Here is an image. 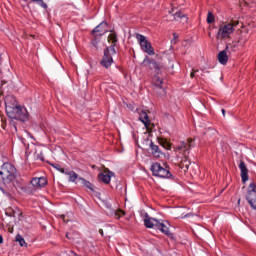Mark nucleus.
<instances>
[{
    "label": "nucleus",
    "instance_id": "obj_32",
    "mask_svg": "<svg viewBox=\"0 0 256 256\" xmlns=\"http://www.w3.org/2000/svg\"><path fill=\"white\" fill-rule=\"evenodd\" d=\"M0 191L3 193V195H6V197H9V195H11V193H9V191L5 190V188L0 186Z\"/></svg>",
    "mask_w": 256,
    "mask_h": 256
},
{
    "label": "nucleus",
    "instance_id": "obj_2",
    "mask_svg": "<svg viewBox=\"0 0 256 256\" xmlns=\"http://www.w3.org/2000/svg\"><path fill=\"white\" fill-rule=\"evenodd\" d=\"M6 113L10 119H16L18 121H27V113L23 111V108L19 106L17 98L14 96H8L5 99Z\"/></svg>",
    "mask_w": 256,
    "mask_h": 256
},
{
    "label": "nucleus",
    "instance_id": "obj_36",
    "mask_svg": "<svg viewBox=\"0 0 256 256\" xmlns=\"http://www.w3.org/2000/svg\"><path fill=\"white\" fill-rule=\"evenodd\" d=\"M173 37H174V41H175V39H179V35L177 33H174Z\"/></svg>",
    "mask_w": 256,
    "mask_h": 256
},
{
    "label": "nucleus",
    "instance_id": "obj_3",
    "mask_svg": "<svg viewBox=\"0 0 256 256\" xmlns=\"http://www.w3.org/2000/svg\"><path fill=\"white\" fill-rule=\"evenodd\" d=\"M15 175H17V169L13 164L6 162L0 168V177L4 183H11L15 180Z\"/></svg>",
    "mask_w": 256,
    "mask_h": 256
},
{
    "label": "nucleus",
    "instance_id": "obj_29",
    "mask_svg": "<svg viewBox=\"0 0 256 256\" xmlns=\"http://www.w3.org/2000/svg\"><path fill=\"white\" fill-rule=\"evenodd\" d=\"M52 167H54V169H57V171H60V173H67V170H65L64 168L61 167V165L59 164H53Z\"/></svg>",
    "mask_w": 256,
    "mask_h": 256
},
{
    "label": "nucleus",
    "instance_id": "obj_41",
    "mask_svg": "<svg viewBox=\"0 0 256 256\" xmlns=\"http://www.w3.org/2000/svg\"><path fill=\"white\" fill-rule=\"evenodd\" d=\"M222 114L225 117V109H222Z\"/></svg>",
    "mask_w": 256,
    "mask_h": 256
},
{
    "label": "nucleus",
    "instance_id": "obj_14",
    "mask_svg": "<svg viewBox=\"0 0 256 256\" xmlns=\"http://www.w3.org/2000/svg\"><path fill=\"white\" fill-rule=\"evenodd\" d=\"M100 65L101 67H104V69H109V67L113 65V56L105 54L104 52V55L100 61Z\"/></svg>",
    "mask_w": 256,
    "mask_h": 256
},
{
    "label": "nucleus",
    "instance_id": "obj_39",
    "mask_svg": "<svg viewBox=\"0 0 256 256\" xmlns=\"http://www.w3.org/2000/svg\"><path fill=\"white\" fill-rule=\"evenodd\" d=\"M3 243V236L0 235V245Z\"/></svg>",
    "mask_w": 256,
    "mask_h": 256
},
{
    "label": "nucleus",
    "instance_id": "obj_28",
    "mask_svg": "<svg viewBox=\"0 0 256 256\" xmlns=\"http://www.w3.org/2000/svg\"><path fill=\"white\" fill-rule=\"evenodd\" d=\"M206 21L209 25H211V23H215V15H213V12H208Z\"/></svg>",
    "mask_w": 256,
    "mask_h": 256
},
{
    "label": "nucleus",
    "instance_id": "obj_12",
    "mask_svg": "<svg viewBox=\"0 0 256 256\" xmlns=\"http://www.w3.org/2000/svg\"><path fill=\"white\" fill-rule=\"evenodd\" d=\"M107 33V22H102L92 30V35H98L102 37Z\"/></svg>",
    "mask_w": 256,
    "mask_h": 256
},
{
    "label": "nucleus",
    "instance_id": "obj_6",
    "mask_svg": "<svg viewBox=\"0 0 256 256\" xmlns=\"http://www.w3.org/2000/svg\"><path fill=\"white\" fill-rule=\"evenodd\" d=\"M136 39L144 53H147V55H155V49L147 37L143 36L142 34H136Z\"/></svg>",
    "mask_w": 256,
    "mask_h": 256
},
{
    "label": "nucleus",
    "instance_id": "obj_7",
    "mask_svg": "<svg viewBox=\"0 0 256 256\" xmlns=\"http://www.w3.org/2000/svg\"><path fill=\"white\" fill-rule=\"evenodd\" d=\"M142 66L149 67V69H151L152 71L154 70L157 75H160V73H162L163 70L165 69L163 64L158 63L157 61H155L153 59L152 60L149 59L148 56H145V58L142 62Z\"/></svg>",
    "mask_w": 256,
    "mask_h": 256
},
{
    "label": "nucleus",
    "instance_id": "obj_11",
    "mask_svg": "<svg viewBox=\"0 0 256 256\" xmlns=\"http://www.w3.org/2000/svg\"><path fill=\"white\" fill-rule=\"evenodd\" d=\"M33 189H41V187H45L47 185V178L45 177H39V178H33L30 181Z\"/></svg>",
    "mask_w": 256,
    "mask_h": 256
},
{
    "label": "nucleus",
    "instance_id": "obj_23",
    "mask_svg": "<svg viewBox=\"0 0 256 256\" xmlns=\"http://www.w3.org/2000/svg\"><path fill=\"white\" fill-rule=\"evenodd\" d=\"M64 175H68L69 176V181L71 183H75V181H77L78 175L74 171H70V172L66 171V173H64Z\"/></svg>",
    "mask_w": 256,
    "mask_h": 256
},
{
    "label": "nucleus",
    "instance_id": "obj_38",
    "mask_svg": "<svg viewBox=\"0 0 256 256\" xmlns=\"http://www.w3.org/2000/svg\"><path fill=\"white\" fill-rule=\"evenodd\" d=\"M99 233L103 237V229H99Z\"/></svg>",
    "mask_w": 256,
    "mask_h": 256
},
{
    "label": "nucleus",
    "instance_id": "obj_22",
    "mask_svg": "<svg viewBox=\"0 0 256 256\" xmlns=\"http://www.w3.org/2000/svg\"><path fill=\"white\" fill-rule=\"evenodd\" d=\"M158 141H159V144L161 145V147H163L167 151H171V142L167 141V139H165V138H160V139H158Z\"/></svg>",
    "mask_w": 256,
    "mask_h": 256
},
{
    "label": "nucleus",
    "instance_id": "obj_26",
    "mask_svg": "<svg viewBox=\"0 0 256 256\" xmlns=\"http://www.w3.org/2000/svg\"><path fill=\"white\" fill-rule=\"evenodd\" d=\"M79 180L81 181L82 185H84V187H87V189L93 191V184H91V182L85 180V178H80Z\"/></svg>",
    "mask_w": 256,
    "mask_h": 256
},
{
    "label": "nucleus",
    "instance_id": "obj_31",
    "mask_svg": "<svg viewBox=\"0 0 256 256\" xmlns=\"http://www.w3.org/2000/svg\"><path fill=\"white\" fill-rule=\"evenodd\" d=\"M114 215L116 217V219H120L121 215H125V212L123 210H118L114 212Z\"/></svg>",
    "mask_w": 256,
    "mask_h": 256
},
{
    "label": "nucleus",
    "instance_id": "obj_17",
    "mask_svg": "<svg viewBox=\"0 0 256 256\" xmlns=\"http://www.w3.org/2000/svg\"><path fill=\"white\" fill-rule=\"evenodd\" d=\"M229 51V46H226V48L219 52L218 54V61L221 65H227V62L229 61V56L227 55Z\"/></svg>",
    "mask_w": 256,
    "mask_h": 256
},
{
    "label": "nucleus",
    "instance_id": "obj_33",
    "mask_svg": "<svg viewBox=\"0 0 256 256\" xmlns=\"http://www.w3.org/2000/svg\"><path fill=\"white\" fill-rule=\"evenodd\" d=\"M227 47H229L228 53H233V52H235V45L229 44Z\"/></svg>",
    "mask_w": 256,
    "mask_h": 256
},
{
    "label": "nucleus",
    "instance_id": "obj_19",
    "mask_svg": "<svg viewBox=\"0 0 256 256\" xmlns=\"http://www.w3.org/2000/svg\"><path fill=\"white\" fill-rule=\"evenodd\" d=\"M150 149L154 157H161V150L159 149V146L155 145V143H150Z\"/></svg>",
    "mask_w": 256,
    "mask_h": 256
},
{
    "label": "nucleus",
    "instance_id": "obj_24",
    "mask_svg": "<svg viewBox=\"0 0 256 256\" xmlns=\"http://www.w3.org/2000/svg\"><path fill=\"white\" fill-rule=\"evenodd\" d=\"M174 19L176 21H178V19H183L185 23H187V20H188L187 16L185 14H183L182 12L174 13Z\"/></svg>",
    "mask_w": 256,
    "mask_h": 256
},
{
    "label": "nucleus",
    "instance_id": "obj_35",
    "mask_svg": "<svg viewBox=\"0 0 256 256\" xmlns=\"http://www.w3.org/2000/svg\"><path fill=\"white\" fill-rule=\"evenodd\" d=\"M36 158L40 159V161H43V157L41 155H39V154H36Z\"/></svg>",
    "mask_w": 256,
    "mask_h": 256
},
{
    "label": "nucleus",
    "instance_id": "obj_4",
    "mask_svg": "<svg viewBox=\"0 0 256 256\" xmlns=\"http://www.w3.org/2000/svg\"><path fill=\"white\" fill-rule=\"evenodd\" d=\"M150 171L154 177H161L162 179H171V172L167 168H163L159 162L151 165Z\"/></svg>",
    "mask_w": 256,
    "mask_h": 256
},
{
    "label": "nucleus",
    "instance_id": "obj_30",
    "mask_svg": "<svg viewBox=\"0 0 256 256\" xmlns=\"http://www.w3.org/2000/svg\"><path fill=\"white\" fill-rule=\"evenodd\" d=\"M36 3H38V5H40V7H42V9H47V4L45 2H43V0H32Z\"/></svg>",
    "mask_w": 256,
    "mask_h": 256
},
{
    "label": "nucleus",
    "instance_id": "obj_18",
    "mask_svg": "<svg viewBox=\"0 0 256 256\" xmlns=\"http://www.w3.org/2000/svg\"><path fill=\"white\" fill-rule=\"evenodd\" d=\"M93 35V39H92V45L93 47H95L96 50L101 49V36L97 35V34H92Z\"/></svg>",
    "mask_w": 256,
    "mask_h": 256
},
{
    "label": "nucleus",
    "instance_id": "obj_1",
    "mask_svg": "<svg viewBox=\"0 0 256 256\" xmlns=\"http://www.w3.org/2000/svg\"><path fill=\"white\" fill-rule=\"evenodd\" d=\"M193 147H195V139L188 138L186 141L180 142L178 146L174 148V151L181 156L180 169H184V171H188L189 166L191 165L189 153Z\"/></svg>",
    "mask_w": 256,
    "mask_h": 256
},
{
    "label": "nucleus",
    "instance_id": "obj_15",
    "mask_svg": "<svg viewBox=\"0 0 256 256\" xmlns=\"http://www.w3.org/2000/svg\"><path fill=\"white\" fill-rule=\"evenodd\" d=\"M139 120L143 123L147 131H150L152 124L151 120H149V115L147 114V112L142 111L139 115Z\"/></svg>",
    "mask_w": 256,
    "mask_h": 256
},
{
    "label": "nucleus",
    "instance_id": "obj_34",
    "mask_svg": "<svg viewBox=\"0 0 256 256\" xmlns=\"http://www.w3.org/2000/svg\"><path fill=\"white\" fill-rule=\"evenodd\" d=\"M190 77L193 79L195 77V70H193L191 73H190Z\"/></svg>",
    "mask_w": 256,
    "mask_h": 256
},
{
    "label": "nucleus",
    "instance_id": "obj_9",
    "mask_svg": "<svg viewBox=\"0 0 256 256\" xmlns=\"http://www.w3.org/2000/svg\"><path fill=\"white\" fill-rule=\"evenodd\" d=\"M233 25L235 24H225V25H221L219 30H218V37H221V39H226V37H229V35H231V33H233V31H235V28H233Z\"/></svg>",
    "mask_w": 256,
    "mask_h": 256
},
{
    "label": "nucleus",
    "instance_id": "obj_10",
    "mask_svg": "<svg viewBox=\"0 0 256 256\" xmlns=\"http://www.w3.org/2000/svg\"><path fill=\"white\" fill-rule=\"evenodd\" d=\"M114 175L115 173L106 168L103 172L98 174V180L102 183H105L106 185H109V183H111V177Z\"/></svg>",
    "mask_w": 256,
    "mask_h": 256
},
{
    "label": "nucleus",
    "instance_id": "obj_16",
    "mask_svg": "<svg viewBox=\"0 0 256 256\" xmlns=\"http://www.w3.org/2000/svg\"><path fill=\"white\" fill-rule=\"evenodd\" d=\"M156 229H159L164 235H167V237H171V231H169V227L165 225V223L159 221V220H154Z\"/></svg>",
    "mask_w": 256,
    "mask_h": 256
},
{
    "label": "nucleus",
    "instance_id": "obj_20",
    "mask_svg": "<svg viewBox=\"0 0 256 256\" xmlns=\"http://www.w3.org/2000/svg\"><path fill=\"white\" fill-rule=\"evenodd\" d=\"M155 221H157V219H155V218H145L144 225H145V227H147V229H153V227H157L155 225Z\"/></svg>",
    "mask_w": 256,
    "mask_h": 256
},
{
    "label": "nucleus",
    "instance_id": "obj_37",
    "mask_svg": "<svg viewBox=\"0 0 256 256\" xmlns=\"http://www.w3.org/2000/svg\"><path fill=\"white\" fill-rule=\"evenodd\" d=\"M6 121L2 119V128L5 129Z\"/></svg>",
    "mask_w": 256,
    "mask_h": 256
},
{
    "label": "nucleus",
    "instance_id": "obj_25",
    "mask_svg": "<svg viewBox=\"0 0 256 256\" xmlns=\"http://www.w3.org/2000/svg\"><path fill=\"white\" fill-rule=\"evenodd\" d=\"M118 39H117V34L115 32H112L111 34H109L108 36V42L112 43V45H116Z\"/></svg>",
    "mask_w": 256,
    "mask_h": 256
},
{
    "label": "nucleus",
    "instance_id": "obj_8",
    "mask_svg": "<svg viewBox=\"0 0 256 256\" xmlns=\"http://www.w3.org/2000/svg\"><path fill=\"white\" fill-rule=\"evenodd\" d=\"M153 85L154 91L157 93V95H159V97H165V95H167L165 88H163V79H161L159 76H154Z\"/></svg>",
    "mask_w": 256,
    "mask_h": 256
},
{
    "label": "nucleus",
    "instance_id": "obj_40",
    "mask_svg": "<svg viewBox=\"0 0 256 256\" xmlns=\"http://www.w3.org/2000/svg\"><path fill=\"white\" fill-rule=\"evenodd\" d=\"M67 239H71V236L69 235V233L66 234Z\"/></svg>",
    "mask_w": 256,
    "mask_h": 256
},
{
    "label": "nucleus",
    "instance_id": "obj_27",
    "mask_svg": "<svg viewBox=\"0 0 256 256\" xmlns=\"http://www.w3.org/2000/svg\"><path fill=\"white\" fill-rule=\"evenodd\" d=\"M16 242L19 243L20 247H25V245H27L23 236L19 234L16 236Z\"/></svg>",
    "mask_w": 256,
    "mask_h": 256
},
{
    "label": "nucleus",
    "instance_id": "obj_5",
    "mask_svg": "<svg viewBox=\"0 0 256 256\" xmlns=\"http://www.w3.org/2000/svg\"><path fill=\"white\" fill-rule=\"evenodd\" d=\"M245 199H246L248 205H250L251 209L256 211V184H255V182H251L248 185Z\"/></svg>",
    "mask_w": 256,
    "mask_h": 256
},
{
    "label": "nucleus",
    "instance_id": "obj_13",
    "mask_svg": "<svg viewBox=\"0 0 256 256\" xmlns=\"http://www.w3.org/2000/svg\"><path fill=\"white\" fill-rule=\"evenodd\" d=\"M239 169L241 171L242 183H247V181H249V170L247 169V165L243 161L240 162Z\"/></svg>",
    "mask_w": 256,
    "mask_h": 256
},
{
    "label": "nucleus",
    "instance_id": "obj_42",
    "mask_svg": "<svg viewBox=\"0 0 256 256\" xmlns=\"http://www.w3.org/2000/svg\"><path fill=\"white\" fill-rule=\"evenodd\" d=\"M241 203V199L238 200V204Z\"/></svg>",
    "mask_w": 256,
    "mask_h": 256
},
{
    "label": "nucleus",
    "instance_id": "obj_21",
    "mask_svg": "<svg viewBox=\"0 0 256 256\" xmlns=\"http://www.w3.org/2000/svg\"><path fill=\"white\" fill-rule=\"evenodd\" d=\"M116 44H112L109 47L104 49V53L106 55H110L111 57H113V55H117V50L115 49Z\"/></svg>",
    "mask_w": 256,
    "mask_h": 256
}]
</instances>
